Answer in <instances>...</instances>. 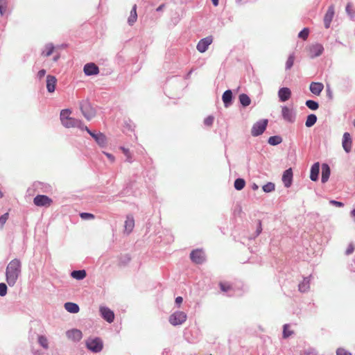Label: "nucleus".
Listing matches in <instances>:
<instances>
[{
	"mask_svg": "<svg viewBox=\"0 0 355 355\" xmlns=\"http://www.w3.org/2000/svg\"><path fill=\"white\" fill-rule=\"evenodd\" d=\"M21 274V262L19 259L11 260L6 268V280L9 286L15 285Z\"/></svg>",
	"mask_w": 355,
	"mask_h": 355,
	"instance_id": "f257e3e1",
	"label": "nucleus"
},
{
	"mask_svg": "<svg viewBox=\"0 0 355 355\" xmlns=\"http://www.w3.org/2000/svg\"><path fill=\"white\" fill-rule=\"evenodd\" d=\"M85 345L87 348L94 353H98L103 348V342L99 337L89 338L86 340Z\"/></svg>",
	"mask_w": 355,
	"mask_h": 355,
	"instance_id": "f03ea898",
	"label": "nucleus"
},
{
	"mask_svg": "<svg viewBox=\"0 0 355 355\" xmlns=\"http://www.w3.org/2000/svg\"><path fill=\"white\" fill-rule=\"evenodd\" d=\"M80 109L87 120H91L96 115V111L88 100H83L80 103Z\"/></svg>",
	"mask_w": 355,
	"mask_h": 355,
	"instance_id": "7ed1b4c3",
	"label": "nucleus"
},
{
	"mask_svg": "<svg viewBox=\"0 0 355 355\" xmlns=\"http://www.w3.org/2000/svg\"><path fill=\"white\" fill-rule=\"evenodd\" d=\"M187 318V315L184 312L177 311L170 315L168 321L172 325L177 326L183 324Z\"/></svg>",
	"mask_w": 355,
	"mask_h": 355,
	"instance_id": "20e7f679",
	"label": "nucleus"
},
{
	"mask_svg": "<svg viewBox=\"0 0 355 355\" xmlns=\"http://www.w3.org/2000/svg\"><path fill=\"white\" fill-rule=\"evenodd\" d=\"M87 133L95 140L97 144L101 148H105L107 144V140L106 136L102 132H95L90 130L87 127L85 129Z\"/></svg>",
	"mask_w": 355,
	"mask_h": 355,
	"instance_id": "39448f33",
	"label": "nucleus"
},
{
	"mask_svg": "<svg viewBox=\"0 0 355 355\" xmlns=\"http://www.w3.org/2000/svg\"><path fill=\"white\" fill-rule=\"evenodd\" d=\"M268 122V119H261L256 122L251 129V135L253 137H257L263 134L267 127Z\"/></svg>",
	"mask_w": 355,
	"mask_h": 355,
	"instance_id": "423d86ee",
	"label": "nucleus"
},
{
	"mask_svg": "<svg viewBox=\"0 0 355 355\" xmlns=\"http://www.w3.org/2000/svg\"><path fill=\"white\" fill-rule=\"evenodd\" d=\"M308 55L311 59L320 56L324 52V47L320 43L312 44L308 47Z\"/></svg>",
	"mask_w": 355,
	"mask_h": 355,
	"instance_id": "0eeeda50",
	"label": "nucleus"
},
{
	"mask_svg": "<svg viewBox=\"0 0 355 355\" xmlns=\"http://www.w3.org/2000/svg\"><path fill=\"white\" fill-rule=\"evenodd\" d=\"M191 261L196 264H201L205 261V252L201 249H196L190 254Z\"/></svg>",
	"mask_w": 355,
	"mask_h": 355,
	"instance_id": "6e6552de",
	"label": "nucleus"
},
{
	"mask_svg": "<svg viewBox=\"0 0 355 355\" xmlns=\"http://www.w3.org/2000/svg\"><path fill=\"white\" fill-rule=\"evenodd\" d=\"M53 200L45 195H37L33 199L34 204L37 207H49Z\"/></svg>",
	"mask_w": 355,
	"mask_h": 355,
	"instance_id": "1a4fd4ad",
	"label": "nucleus"
},
{
	"mask_svg": "<svg viewBox=\"0 0 355 355\" xmlns=\"http://www.w3.org/2000/svg\"><path fill=\"white\" fill-rule=\"evenodd\" d=\"M62 125L67 128H78L82 130L87 129V126L84 125L82 121L72 117H70L69 119H67Z\"/></svg>",
	"mask_w": 355,
	"mask_h": 355,
	"instance_id": "9d476101",
	"label": "nucleus"
},
{
	"mask_svg": "<svg viewBox=\"0 0 355 355\" xmlns=\"http://www.w3.org/2000/svg\"><path fill=\"white\" fill-rule=\"evenodd\" d=\"M212 36H208L202 38L197 44L196 49L199 52L204 53L208 49L209 46L212 43Z\"/></svg>",
	"mask_w": 355,
	"mask_h": 355,
	"instance_id": "9b49d317",
	"label": "nucleus"
},
{
	"mask_svg": "<svg viewBox=\"0 0 355 355\" xmlns=\"http://www.w3.org/2000/svg\"><path fill=\"white\" fill-rule=\"evenodd\" d=\"M100 313L101 317L109 323H112L114 320V312L107 306L100 307Z\"/></svg>",
	"mask_w": 355,
	"mask_h": 355,
	"instance_id": "f8f14e48",
	"label": "nucleus"
},
{
	"mask_svg": "<svg viewBox=\"0 0 355 355\" xmlns=\"http://www.w3.org/2000/svg\"><path fill=\"white\" fill-rule=\"evenodd\" d=\"M282 118L287 122L293 123L295 119V114L287 106L282 107Z\"/></svg>",
	"mask_w": 355,
	"mask_h": 355,
	"instance_id": "ddd939ff",
	"label": "nucleus"
},
{
	"mask_svg": "<svg viewBox=\"0 0 355 355\" xmlns=\"http://www.w3.org/2000/svg\"><path fill=\"white\" fill-rule=\"evenodd\" d=\"M334 6H329L324 17V25L326 28H329L330 27L331 21L334 16Z\"/></svg>",
	"mask_w": 355,
	"mask_h": 355,
	"instance_id": "4468645a",
	"label": "nucleus"
},
{
	"mask_svg": "<svg viewBox=\"0 0 355 355\" xmlns=\"http://www.w3.org/2000/svg\"><path fill=\"white\" fill-rule=\"evenodd\" d=\"M83 71L85 74L88 76L97 75L99 73V69L98 66L93 62L86 64L84 66Z\"/></svg>",
	"mask_w": 355,
	"mask_h": 355,
	"instance_id": "2eb2a0df",
	"label": "nucleus"
},
{
	"mask_svg": "<svg viewBox=\"0 0 355 355\" xmlns=\"http://www.w3.org/2000/svg\"><path fill=\"white\" fill-rule=\"evenodd\" d=\"M293 181V171L292 169L290 168L288 169H286L282 175V182L284 183V185L286 188H289L292 184Z\"/></svg>",
	"mask_w": 355,
	"mask_h": 355,
	"instance_id": "dca6fc26",
	"label": "nucleus"
},
{
	"mask_svg": "<svg viewBox=\"0 0 355 355\" xmlns=\"http://www.w3.org/2000/svg\"><path fill=\"white\" fill-rule=\"evenodd\" d=\"M66 334L69 339L74 342L80 341L83 337V334L81 331L76 329L67 331Z\"/></svg>",
	"mask_w": 355,
	"mask_h": 355,
	"instance_id": "f3484780",
	"label": "nucleus"
},
{
	"mask_svg": "<svg viewBox=\"0 0 355 355\" xmlns=\"http://www.w3.org/2000/svg\"><path fill=\"white\" fill-rule=\"evenodd\" d=\"M352 138L349 132H345L343 136V148L346 153H349L352 149Z\"/></svg>",
	"mask_w": 355,
	"mask_h": 355,
	"instance_id": "a211bd4d",
	"label": "nucleus"
},
{
	"mask_svg": "<svg viewBox=\"0 0 355 355\" xmlns=\"http://www.w3.org/2000/svg\"><path fill=\"white\" fill-rule=\"evenodd\" d=\"M291 96V91L288 87H282L278 91V97L281 102L288 101Z\"/></svg>",
	"mask_w": 355,
	"mask_h": 355,
	"instance_id": "6ab92c4d",
	"label": "nucleus"
},
{
	"mask_svg": "<svg viewBox=\"0 0 355 355\" xmlns=\"http://www.w3.org/2000/svg\"><path fill=\"white\" fill-rule=\"evenodd\" d=\"M324 89V85L319 82H312L310 84L309 89L311 93L316 96H319Z\"/></svg>",
	"mask_w": 355,
	"mask_h": 355,
	"instance_id": "aec40b11",
	"label": "nucleus"
},
{
	"mask_svg": "<svg viewBox=\"0 0 355 355\" xmlns=\"http://www.w3.org/2000/svg\"><path fill=\"white\" fill-rule=\"evenodd\" d=\"M57 79L54 76L48 75L46 76V89L50 93H52L55 89Z\"/></svg>",
	"mask_w": 355,
	"mask_h": 355,
	"instance_id": "412c9836",
	"label": "nucleus"
},
{
	"mask_svg": "<svg viewBox=\"0 0 355 355\" xmlns=\"http://www.w3.org/2000/svg\"><path fill=\"white\" fill-rule=\"evenodd\" d=\"M322 177H321V182L322 183H325L328 181L330 174H331V170L330 167L327 164H322Z\"/></svg>",
	"mask_w": 355,
	"mask_h": 355,
	"instance_id": "4be33fe9",
	"label": "nucleus"
},
{
	"mask_svg": "<svg viewBox=\"0 0 355 355\" xmlns=\"http://www.w3.org/2000/svg\"><path fill=\"white\" fill-rule=\"evenodd\" d=\"M232 92L230 89H227L223 93L222 96V100L225 107H228L232 105Z\"/></svg>",
	"mask_w": 355,
	"mask_h": 355,
	"instance_id": "5701e85b",
	"label": "nucleus"
},
{
	"mask_svg": "<svg viewBox=\"0 0 355 355\" xmlns=\"http://www.w3.org/2000/svg\"><path fill=\"white\" fill-rule=\"evenodd\" d=\"M320 172V164L319 162L314 163L311 168L310 171V179L312 181H317L318 180V175Z\"/></svg>",
	"mask_w": 355,
	"mask_h": 355,
	"instance_id": "b1692460",
	"label": "nucleus"
},
{
	"mask_svg": "<svg viewBox=\"0 0 355 355\" xmlns=\"http://www.w3.org/2000/svg\"><path fill=\"white\" fill-rule=\"evenodd\" d=\"M125 231L128 232V234L130 233L134 227H135V220L132 216H128L126 217V220L125 221Z\"/></svg>",
	"mask_w": 355,
	"mask_h": 355,
	"instance_id": "393cba45",
	"label": "nucleus"
},
{
	"mask_svg": "<svg viewBox=\"0 0 355 355\" xmlns=\"http://www.w3.org/2000/svg\"><path fill=\"white\" fill-rule=\"evenodd\" d=\"M310 277L311 276L304 278L303 281L299 284L298 288L300 292L304 293L309 291L310 288Z\"/></svg>",
	"mask_w": 355,
	"mask_h": 355,
	"instance_id": "a878e982",
	"label": "nucleus"
},
{
	"mask_svg": "<svg viewBox=\"0 0 355 355\" xmlns=\"http://www.w3.org/2000/svg\"><path fill=\"white\" fill-rule=\"evenodd\" d=\"M137 5L135 4L130 11V16L128 19V23L130 26H132L137 19Z\"/></svg>",
	"mask_w": 355,
	"mask_h": 355,
	"instance_id": "bb28decb",
	"label": "nucleus"
},
{
	"mask_svg": "<svg viewBox=\"0 0 355 355\" xmlns=\"http://www.w3.org/2000/svg\"><path fill=\"white\" fill-rule=\"evenodd\" d=\"M65 309L71 313H76L79 311V306L77 304L73 302H66L64 304Z\"/></svg>",
	"mask_w": 355,
	"mask_h": 355,
	"instance_id": "cd10ccee",
	"label": "nucleus"
},
{
	"mask_svg": "<svg viewBox=\"0 0 355 355\" xmlns=\"http://www.w3.org/2000/svg\"><path fill=\"white\" fill-rule=\"evenodd\" d=\"M86 275L87 273L85 270H73L71 273V276L77 280L83 279L86 277Z\"/></svg>",
	"mask_w": 355,
	"mask_h": 355,
	"instance_id": "c85d7f7f",
	"label": "nucleus"
},
{
	"mask_svg": "<svg viewBox=\"0 0 355 355\" xmlns=\"http://www.w3.org/2000/svg\"><path fill=\"white\" fill-rule=\"evenodd\" d=\"M239 102L242 105L243 107H247L250 105L251 99L250 98L245 94H241L239 96Z\"/></svg>",
	"mask_w": 355,
	"mask_h": 355,
	"instance_id": "c756f323",
	"label": "nucleus"
},
{
	"mask_svg": "<svg viewBox=\"0 0 355 355\" xmlns=\"http://www.w3.org/2000/svg\"><path fill=\"white\" fill-rule=\"evenodd\" d=\"M54 46L52 43H48L44 46V50L42 51V55L49 57L50 56L53 50H54Z\"/></svg>",
	"mask_w": 355,
	"mask_h": 355,
	"instance_id": "7c9ffc66",
	"label": "nucleus"
},
{
	"mask_svg": "<svg viewBox=\"0 0 355 355\" xmlns=\"http://www.w3.org/2000/svg\"><path fill=\"white\" fill-rule=\"evenodd\" d=\"M71 111L69 109H64V110H61L60 118V121H61V123L62 125L65 123V121L67 119H69L70 118L69 115L71 114Z\"/></svg>",
	"mask_w": 355,
	"mask_h": 355,
	"instance_id": "2f4dec72",
	"label": "nucleus"
},
{
	"mask_svg": "<svg viewBox=\"0 0 355 355\" xmlns=\"http://www.w3.org/2000/svg\"><path fill=\"white\" fill-rule=\"evenodd\" d=\"M316 121H317L316 115L314 114H311L308 115V116L306 118V120L305 122V125L307 128L312 127L316 123Z\"/></svg>",
	"mask_w": 355,
	"mask_h": 355,
	"instance_id": "473e14b6",
	"label": "nucleus"
},
{
	"mask_svg": "<svg viewBox=\"0 0 355 355\" xmlns=\"http://www.w3.org/2000/svg\"><path fill=\"white\" fill-rule=\"evenodd\" d=\"M268 142L271 146H277L282 142V138L279 135L271 136L269 137Z\"/></svg>",
	"mask_w": 355,
	"mask_h": 355,
	"instance_id": "72a5a7b5",
	"label": "nucleus"
},
{
	"mask_svg": "<svg viewBox=\"0 0 355 355\" xmlns=\"http://www.w3.org/2000/svg\"><path fill=\"white\" fill-rule=\"evenodd\" d=\"M245 185V181L243 178H237L234 181V188L235 189L240 191L244 188Z\"/></svg>",
	"mask_w": 355,
	"mask_h": 355,
	"instance_id": "f704fd0d",
	"label": "nucleus"
},
{
	"mask_svg": "<svg viewBox=\"0 0 355 355\" xmlns=\"http://www.w3.org/2000/svg\"><path fill=\"white\" fill-rule=\"evenodd\" d=\"M38 343L45 349L49 348V342L46 337L44 336L41 335L38 336Z\"/></svg>",
	"mask_w": 355,
	"mask_h": 355,
	"instance_id": "c9c22d12",
	"label": "nucleus"
},
{
	"mask_svg": "<svg viewBox=\"0 0 355 355\" xmlns=\"http://www.w3.org/2000/svg\"><path fill=\"white\" fill-rule=\"evenodd\" d=\"M305 105L311 110H316L319 107L318 103L313 100H307Z\"/></svg>",
	"mask_w": 355,
	"mask_h": 355,
	"instance_id": "e433bc0d",
	"label": "nucleus"
},
{
	"mask_svg": "<svg viewBox=\"0 0 355 355\" xmlns=\"http://www.w3.org/2000/svg\"><path fill=\"white\" fill-rule=\"evenodd\" d=\"M345 11L348 16L350 17L352 20H354L355 19V11L352 9V6L350 3H348L345 8Z\"/></svg>",
	"mask_w": 355,
	"mask_h": 355,
	"instance_id": "4c0bfd02",
	"label": "nucleus"
},
{
	"mask_svg": "<svg viewBox=\"0 0 355 355\" xmlns=\"http://www.w3.org/2000/svg\"><path fill=\"white\" fill-rule=\"evenodd\" d=\"M219 286H220V290L225 293H227V292L231 291L232 288V285L229 282H220L219 283Z\"/></svg>",
	"mask_w": 355,
	"mask_h": 355,
	"instance_id": "58836bf2",
	"label": "nucleus"
},
{
	"mask_svg": "<svg viewBox=\"0 0 355 355\" xmlns=\"http://www.w3.org/2000/svg\"><path fill=\"white\" fill-rule=\"evenodd\" d=\"M275 185L272 182H268L267 184H264L262 187V189L266 193H270L275 190Z\"/></svg>",
	"mask_w": 355,
	"mask_h": 355,
	"instance_id": "ea45409f",
	"label": "nucleus"
},
{
	"mask_svg": "<svg viewBox=\"0 0 355 355\" xmlns=\"http://www.w3.org/2000/svg\"><path fill=\"white\" fill-rule=\"evenodd\" d=\"M294 60H295V55L293 53H292L288 56V58L286 60V66H285V68L286 70L291 69V67L293 66Z\"/></svg>",
	"mask_w": 355,
	"mask_h": 355,
	"instance_id": "a19ab883",
	"label": "nucleus"
},
{
	"mask_svg": "<svg viewBox=\"0 0 355 355\" xmlns=\"http://www.w3.org/2000/svg\"><path fill=\"white\" fill-rule=\"evenodd\" d=\"M120 149L122 150V152L123 153V154L125 155V156L126 157V162H129V163H132V155L130 152V150L123 147V146H121L120 148Z\"/></svg>",
	"mask_w": 355,
	"mask_h": 355,
	"instance_id": "79ce46f5",
	"label": "nucleus"
},
{
	"mask_svg": "<svg viewBox=\"0 0 355 355\" xmlns=\"http://www.w3.org/2000/svg\"><path fill=\"white\" fill-rule=\"evenodd\" d=\"M288 327H289V324H285L283 327V338H287L293 334V331L289 330Z\"/></svg>",
	"mask_w": 355,
	"mask_h": 355,
	"instance_id": "37998d69",
	"label": "nucleus"
},
{
	"mask_svg": "<svg viewBox=\"0 0 355 355\" xmlns=\"http://www.w3.org/2000/svg\"><path fill=\"white\" fill-rule=\"evenodd\" d=\"M8 6L7 0H0V14L3 16L6 12Z\"/></svg>",
	"mask_w": 355,
	"mask_h": 355,
	"instance_id": "c03bdc74",
	"label": "nucleus"
},
{
	"mask_svg": "<svg viewBox=\"0 0 355 355\" xmlns=\"http://www.w3.org/2000/svg\"><path fill=\"white\" fill-rule=\"evenodd\" d=\"M309 34L308 28H303L298 34V37L304 40H306Z\"/></svg>",
	"mask_w": 355,
	"mask_h": 355,
	"instance_id": "a18cd8bd",
	"label": "nucleus"
},
{
	"mask_svg": "<svg viewBox=\"0 0 355 355\" xmlns=\"http://www.w3.org/2000/svg\"><path fill=\"white\" fill-rule=\"evenodd\" d=\"M80 216L83 220H90L94 218V215L90 213L82 212L80 214Z\"/></svg>",
	"mask_w": 355,
	"mask_h": 355,
	"instance_id": "49530a36",
	"label": "nucleus"
},
{
	"mask_svg": "<svg viewBox=\"0 0 355 355\" xmlns=\"http://www.w3.org/2000/svg\"><path fill=\"white\" fill-rule=\"evenodd\" d=\"M8 287L5 283H0V296L3 297L7 294Z\"/></svg>",
	"mask_w": 355,
	"mask_h": 355,
	"instance_id": "de8ad7c7",
	"label": "nucleus"
},
{
	"mask_svg": "<svg viewBox=\"0 0 355 355\" xmlns=\"http://www.w3.org/2000/svg\"><path fill=\"white\" fill-rule=\"evenodd\" d=\"M214 117L213 116H208L204 120V124L207 126L212 125L214 123Z\"/></svg>",
	"mask_w": 355,
	"mask_h": 355,
	"instance_id": "09e8293b",
	"label": "nucleus"
},
{
	"mask_svg": "<svg viewBox=\"0 0 355 355\" xmlns=\"http://www.w3.org/2000/svg\"><path fill=\"white\" fill-rule=\"evenodd\" d=\"M336 355H352V353L344 348H338L336 350Z\"/></svg>",
	"mask_w": 355,
	"mask_h": 355,
	"instance_id": "8fccbe9b",
	"label": "nucleus"
},
{
	"mask_svg": "<svg viewBox=\"0 0 355 355\" xmlns=\"http://www.w3.org/2000/svg\"><path fill=\"white\" fill-rule=\"evenodd\" d=\"M305 355H318V352L314 348H309L304 351Z\"/></svg>",
	"mask_w": 355,
	"mask_h": 355,
	"instance_id": "3c124183",
	"label": "nucleus"
},
{
	"mask_svg": "<svg viewBox=\"0 0 355 355\" xmlns=\"http://www.w3.org/2000/svg\"><path fill=\"white\" fill-rule=\"evenodd\" d=\"M329 202H330L331 205H334V206L338 207H342L344 206V204L342 202L337 201V200H330Z\"/></svg>",
	"mask_w": 355,
	"mask_h": 355,
	"instance_id": "603ef678",
	"label": "nucleus"
},
{
	"mask_svg": "<svg viewBox=\"0 0 355 355\" xmlns=\"http://www.w3.org/2000/svg\"><path fill=\"white\" fill-rule=\"evenodd\" d=\"M8 213L3 214L0 217V223H1V225H3L6 223V220H8Z\"/></svg>",
	"mask_w": 355,
	"mask_h": 355,
	"instance_id": "864d4df0",
	"label": "nucleus"
},
{
	"mask_svg": "<svg viewBox=\"0 0 355 355\" xmlns=\"http://www.w3.org/2000/svg\"><path fill=\"white\" fill-rule=\"evenodd\" d=\"M354 250V247L353 245V244H349L346 250V254L349 255L350 254H352Z\"/></svg>",
	"mask_w": 355,
	"mask_h": 355,
	"instance_id": "5fc2aeb1",
	"label": "nucleus"
},
{
	"mask_svg": "<svg viewBox=\"0 0 355 355\" xmlns=\"http://www.w3.org/2000/svg\"><path fill=\"white\" fill-rule=\"evenodd\" d=\"M103 154L109 159L111 162H114L115 160L114 156L111 153L103 151Z\"/></svg>",
	"mask_w": 355,
	"mask_h": 355,
	"instance_id": "6e6d98bb",
	"label": "nucleus"
},
{
	"mask_svg": "<svg viewBox=\"0 0 355 355\" xmlns=\"http://www.w3.org/2000/svg\"><path fill=\"white\" fill-rule=\"evenodd\" d=\"M46 74V70L45 69H41L37 73V77L38 78L41 79Z\"/></svg>",
	"mask_w": 355,
	"mask_h": 355,
	"instance_id": "4d7b16f0",
	"label": "nucleus"
},
{
	"mask_svg": "<svg viewBox=\"0 0 355 355\" xmlns=\"http://www.w3.org/2000/svg\"><path fill=\"white\" fill-rule=\"evenodd\" d=\"M183 301V298L180 296H178L175 298V304L180 306Z\"/></svg>",
	"mask_w": 355,
	"mask_h": 355,
	"instance_id": "13d9d810",
	"label": "nucleus"
},
{
	"mask_svg": "<svg viewBox=\"0 0 355 355\" xmlns=\"http://www.w3.org/2000/svg\"><path fill=\"white\" fill-rule=\"evenodd\" d=\"M130 261V257L128 255H125V259L124 260H121V263H123V265H125L127 263H128Z\"/></svg>",
	"mask_w": 355,
	"mask_h": 355,
	"instance_id": "bf43d9fd",
	"label": "nucleus"
},
{
	"mask_svg": "<svg viewBox=\"0 0 355 355\" xmlns=\"http://www.w3.org/2000/svg\"><path fill=\"white\" fill-rule=\"evenodd\" d=\"M327 96L329 99H332L333 98V94H332V92L331 90L328 87L327 89Z\"/></svg>",
	"mask_w": 355,
	"mask_h": 355,
	"instance_id": "052dcab7",
	"label": "nucleus"
},
{
	"mask_svg": "<svg viewBox=\"0 0 355 355\" xmlns=\"http://www.w3.org/2000/svg\"><path fill=\"white\" fill-rule=\"evenodd\" d=\"M164 7V4H161L159 6H158L156 9L157 12L162 11Z\"/></svg>",
	"mask_w": 355,
	"mask_h": 355,
	"instance_id": "680f3d73",
	"label": "nucleus"
},
{
	"mask_svg": "<svg viewBox=\"0 0 355 355\" xmlns=\"http://www.w3.org/2000/svg\"><path fill=\"white\" fill-rule=\"evenodd\" d=\"M351 217L352 218H354V221H355V208L354 209L352 210L351 213Z\"/></svg>",
	"mask_w": 355,
	"mask_h": 355,
	"instance_id": "e2e57ef3",
	"label": "nucleus"
},
{
	"mask_svg": "<svg viewBox=\"0 0 355 355\" xmlns=\"http://www.w3.org/2000/svg\"><path fill=\"white\" fill-rule=\"evenodd\" d=\"M59 58H60V55H59V54H57V55H54V56H53V60L54 62H57V61L59 60Z\"/></svg>",
	"mask_w": 355,
	"mask_h": 355,
	"instance_id": "0e129e2a",
	"label": "nucleus"
},
{
	"mask_svg": "<svg viewBox=\"0 0 355 355\" xmlns=\"http://www.w3.org/2000/svg\"><path fill=\"white\" fill-rule=\"evenodd\" d=\"M211 1L214 6H217L218 5V0H211Z\"/></svg>",
	"mask_w": 355,
	"mask_h": 355,
	"instance_id": "69168bd1",
	"label": "nucleus"
},
{
	"mask_svg": "<svg viewBox=\"0 0 355 355\" xmlns=\"http://www.w3.org/2000/svg\"><path fill=\"white\" fill-rule=\"evenodd\" d=\"M258 188H259L258 185H257V184H254H254H252V189L253 190H257V189H258Z\"/></svg>",
	"mask_w": 355,
	"mask_h": 355,
	"instance_id": "338daca9",
	"label": "nucleus"
},
{
	"mask_svg": "<svg viewBox=\"0 0 355 355\" xmlns=\"http://www.w3.org/2000/svg\"><path fill=\"white\" fill-rule=\"evenodd\" d=\"M261 227H259V229L257 230V234H260V232H261Z\"/></svg>",
	"mask_w": 355,
	"mask_h": 355,
	"instance_id": "774afa93",
	"label": "nucleus"
}]
</instances>
